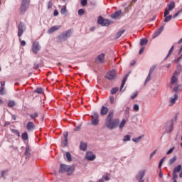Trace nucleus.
Masks as SVG:
<instances>
[{
    "mask_svg": "<svg viewBox=\"0 0 182 182\" xmlns=\"http://www.w3.org/2000/svg\"><path fill=\"white\" fill-rule=\"evenodd\" d=\"M166 158H163L162 159L160 160L159 164V168H161V166H163V163H164V159Z\"/></svg>",
    "mask_w": 182,
    "mask_h": 182,
    "instance_id": "45",
    "label": "nucleus"
},
{
    "mask_svg": "<svg viewBox=\"0 0 182 182\" xmlns=\"http://www.w3.org/2000/svg\"><path fill=\"white\" fill-rule=\"evenodd\" d=\"M36 92L41 95V93H43V90L42 88H37Z\"/></svg>",
    "mask_w": 182,
    "mask_h": 182,
    "instance_id": "49",
    "label": "nucleus"
},
{
    "mask_svg": "<svg viewBox=\"0 0 182 182\" xmlns=\"http://www.w3.org/2000/svg\"><path fill=\"white\" fill-rule=\"evenodd\" d=\"M142 137H143L142 136H140L137 138H134V139H132V141H134V143H139V141H140V140H141Z\"/></svg>",
    "mask_w": 182,
    "mask_h": 182,
    "instance_id": "36",
    "label": "nucleus"
},
{
    "mask_svg": "<svg viewBox=\"0 0 182 182\" xmlns=\"http://www.w3.org/2000/svg\"><path fill=\"white\" fill-rule=\"evenodd\" d=\"M113 111H110L105 120V126L109 129V130H113V129H116L117 127L119 126V119H113Z\"/></svg>",
    "mask_w": 182,
    "mask_h": 182,
    "instance_id": "1",
    "label": "nucleus"
},
{
    "mask_svg": "<svg viewBox=\"0 0 182 182\" xmlns=\"http://www.w3.org/2000/svg\"><path fill=\"white\" fill-rule=\"evenodd\" d=\"M81 5L82 6H86V5H87V0H81Z\"/></svg>",
    "mask_w": 182,
    "mask_h": 182,
    "instance_id": "53",
    "label": "nucleus"
},
{
    "mask_svg": "<svg viewBox=\"0 0 182 182\" xmlns=\"http://www.w3.org/2000/svg\"><path fill=\"white\" fill-rule=\"evenodd\" d=\"M143 52H144V47H142V48L139 50V55H141V53H143Z\"/></svg>",
    "mask_w": 182,
    "mask_h": 182,
    "instance_id": "62",
    "label": "nucleus"
},
{
    "mask_svg": "<svg viewBox=\"0 0 182 182\" xmlns=\"http://www.w3.org/2000/svg\"><path fill=\"white\" fill-rule=\"evenodd\" d=\"M178 116L176 115L173 119H171V122H167L165 127V130L166 133H171L173 132V129L174 127V122L177 121Z\"/></svg>",
    "mask_w": 182,
    "mask_h": 182,
    "instance_id": "3",
    "label": "nucleus"
},
{
    "mask_svg": "<svg viewBox=\"0 0 182 182\" xmlns=\"http://www.w3.org/2000/svg\"><path fill=\"white\" fill-rule=\"evenodd\" d=\"M144 174H146V171L141 170L139 171L136 176V180H138L139 182H144V180H143V177H144Z\"/></svg>",
    "mask_w": 182,
    "mask_h": 182,
    "instance_id": "9",
    "label": "nucleus"
},
{
    "mask_svg": "<svg viewBox=\"0 0 182 182\" xmlns=\"http://www.w3.org/2000/svg\"><path fill=\"white\" fill-rule=\"evenodd\" d=\"M176 82H177V78L176 76H172L171 79V85H174L176 84Z\"/></svg>",
    "mask_w": 182,
    "mask_h": 182,
    "instance_id": "33",
    "label": "nucleus"
},
{
    "mask_svg": "<svg viewBox=\"0 0 182 182\" xmlns=\"http://www.w3.org/2000/svg\"><path fill=\"white\" fill-rule=\"evenodd\" d=\"M174 49V46H172L171 48H170L168 55H166V59H167V58H168V56H170L171 53H173V50Z\"/></svg>",
    "mask_w": 182,
    "mask_h": 182,
    "instance_id": "40",
    "label": "nucleus"
},
{
    "mask_svg": "<svg viewBox=\"0 0 182 182\" xmlns=\"http://www.w3.org/2000/svg\"><path fill=\"white\" fill-rule=\"evenodd\" d=\"M131 138H132V136L130 135H125V136H124L123 141H130Z\"/></svg>",
    "mask_w": 182,
    "mask_h": 182,
    "instance_id": "34",
    "label": "nucleus"
},
{
    "mask_svg": "<svg viewBox=\"0 0 182 182\" xmlns=\"http://www.w3.org/2000/svg\"><path fill=\"white\" fill-rule=\"evenodd\" d=\"M127 77H129V74H127L122 80V82L120 87V92H122V90L123 89V87H124V85H126V81L127 80Z\"/></svg>",
    "mask_w": 182,
    "mask_h": 182,
    "instance_id": "20",
    "label": "nucleus"
},
{
    "mask_svg": "<svg viewBox=\"0 0 182 182\" xmlns=\"http://www.w3.org/2000/svg\"><path fill=\"white\" fill-rule=\"evenodd\" d=\"M85 159L90 161H93L96 159V156L92 151H87L85 156Z\"/></svg>",
    "mask_w": 182,
    "mask_h": 182,
    "instance_id": "12",
    "label": "nucleus"
},
{
    "mask_svg": "<svg viewBox=\"0 0 182 182\" xmlns=\"http://www.w3.org/2000/svg\"><path fill=\"white\" fill-rule=\"evenodd\" d=\"M59 173L63 174L67 173L68 176H72L75 171V167L66 164H61L60 165Z\"/></svg>",
    "mask_w": 182,
    "mask_h": 182,
    "instance_id": "2",
    "label": "nucleus"
},
{
    "mask_svg": "<svg viewBox=\"0 0 182 182\" xmlns=\"http://www.w3.org/2000/svg\"><path fill=\"white\" fill-rule=\"evenodd\" d=\"M109 112V108L107 107L102 106L100 109V115L101 116H106Z\"/></svg>",
    "mask_w": 182,
    "mask_h": 182,
    "instance_id": "14",
    "label": "nucleus"
},
{
    "mask_svg": "<svg viewBox=\"0 0 182 182\" xmlns=\"http://www.w3.org/2000/svg\"><path fill=\"white\" fill-rule=\"evenodd\" d=\"M174 6H175L174 2H171V3L168 5V9L169 11H173V9H174Z\"/></svg>",
    "mask_w": 182,
    "mask_h": 182,
    "instance_id": "25",
    "label": "nucleus"
},
{
    "mask_svg": "<svg viewBox=\"0 0 182 182\" xmlns=\"http://www.w3.org/2000/svg\"><path fill=\"white\" fill-rule=\"evenodd\" d=\"M117 76V74L116 73V71L114 70H112L107 73L105 77H107V79H109V80H113V79H116Z\"/></svg>",
    "mask_w": 182,
    "mask_h": 182,
    "instance_id": "8",
    "label": "nucleus"
},
{
    "mask_svg": "<svg viewBox=\"0 0 182 182\" xmlns=\"http://www.w3.org/2000/svg\"><path fill=\"white\" fill-rule=\"evenodd\" d=\"M53 15L54 16H58L59 15V11H58V10H54Z\"/></svg>",
    "mask_w": 182,
    "mask_h": 182,
    "instance_id": "59",
    "label": "nucleus"
},
{
    "mask_svg": "<svg viewBox=\"0 0 182 182\" xmlns=\"http://www.w3.org/2000/svg\"><path fill=\"white\" fill-rule=\"evenodd\" d=\"M79 130H80V126H78L74 129L75 132H79Z\"/></svg>",
    "mask_w": 182,
    "mask_h": 182,
    "instance_id": "63",
    "label": "nucleus"
},
{
    "mask_svg": "<svg viewBox=\"0 0 182 182\" xmlns=\"http://www.w3.org/2000/svg\"><path fill=\"white\" fill-rule=\"evenodd\" d=\"M168 14H170V10H169L168 9H165V12H164V17H166L167 15H168Z\"/></svg>",
    "mask_w": 182,
    "mask_h": 182,
    "instance_id": "52",
    "label": "nucleus"
},
{
    "mask_svg": "<svg viewBox=\"0 0 182 182\" xmlns=\"http://www.w3.org/2000/svg\"><path fill=\"white\" fill-rule=\"evenodd\" d=\"M174 151V147L171 148L167 152L166 154H171Z\"/></svg>",
    "mask_w": 182,
    "mask_h": 182,
    "instance_id": "56",
    "label": "nucleus"
},
{
    "mask_svg": "<svg viewBox=\"0 0 182 182\" xmlns=\"http://www.w3.org/2000/svg\"><path fill=\"white\" fill-rule=\"evenodd\" d=\"M122 15V11L119 10L115 11L114 14H111V18L112 19H117V18H119Z\"/></svg>",
    "mask_w": 182,
    "mask_h": 182,
    "instance_id": "16",
    "label": "nucleus"
},
{
    "mask_svg": "<svg viewBox=\"0 0 182 182\" xmlns=\"http://www.w3.org/2000/svg\"><path fill=\"white\" fill-rule=\"evenodd\" d=\"M154 69H156V65H153L150 70H149V73H153V72H154Z\"/></svg>",
    "mask_w": 182,
    "mask_h": 182,
    "instance_id": "54",
    "label": "nucleus"
},
{
    "mask_svg": "<svg viewBox=\"0 0 182 182\" xmlns=\"http://www.w3.org/2000/svg\"><path fill=\"white\" fill-rule=\"evenodd\" d=\"M80 149L82 151H86L87 149V144H86V142L81 141L80 144Z\"/></svg>",
    "mask_w": 182,
    "mask_h": 182,
    "instance_id": "18",
    "label": "nucleus"
},
{
    "mask_svg": "<svg viewBox=\"0 0 182 182\" xmlns=\"http://www.w3.org/2000/svg\"><path fill=\"white\" fill-rule=\"evenodd\" d=\"M181 170V165H178L177 167L174 168V173H180V171Z\"/></svg>",
    "mask_w": 182,
    "mask_h": 182,
    "instance_id": "35",
    "label": "nucleus"
},
{
    "mask_svg": "<svg viewBox=\"0 0 182 182\" xmlns=\"http://www.w3.org/2000/svg\"><path fill=\"white\" fill-rule=\"evenodd\" d=\"M124 33V30L120 31L117 33L116 36V38L119 39V38H120V36H122V35H123Z\"/></svg>",
    "mask_w": 182,
    "mask_h": 182,
    "instance_id": "31",
    "label": "nucleus"
},
{
    "mask_svg": "<svg viewBox=\"0 0 182 182\" xmlns=\"http://www.w3.org/2000/svg\"><path fill=\"white\" fill-rule=\"evenodd\" d=\"M65 141H64V146H68V132L64 134Z\"/></svg>",
    "mask_w": 182,
    "mask_h": 182,
    "instance_id": "38",
    "label": "nucleus"
},
{
    "mask_svg": "<svg viewBox=\"0 0 182 182\" xmlns=\"http://www.w3.org/2000/svg\"><path fill=\"white\" fill-rule=\"evenodd\" d=\"M31 4V0H22L21 6L20 7V13L23 14L26 11H28V8H29V5Z\"/></svg>",
    "mask_w": 182,
    "mask_h": 182,
    "instance_id": "4",
    "label": "nucleus"
},
{
    "mask_svg": "<svg viewBox=\"0 0 182 182\" xmlns=\"http://www.w3.org/2000/svg\"><path fill=\"white\" fill-rule=\"evenodd\" d=\"M147 39L146 38H141L140 41V45L143 46L144 45H147Z\"/></svg>",
    "mask_w": 182,
    "mask_h": 182,
    "instance_id": "28",
    "label": "nucleus"
},
{
    "mask_svg": "<svg viewBox=\"0 0 182 182\" xmlns=\"http://www.w3.org/2000/svg\"><path fill=\"white\" fill-rule=\"evenodd\" d=\"M104 178L105 181H109V180H110V178H109V176H107V174L105 176H104Z\"/></svg>",
    "mask_w": 182,
    "mask_h": 182,
    "instance_id": "60",
    "label": "nucleus"
},
{
    "mask_svg": "<svg viewBox=\"0 0 182 182\" xmlns=\"http://www.w3.org/2000/svg\"><path fill=\"white\" fill-rule=\"evenodd\" d=\"M164 30V27L161 26L159 29L155 31L153 35V38L154 39V38H157V36H159L160 33L163 32Z\"/></svg>",
    "mask_w": 182,
    "mask_h": 182,
    "instance_id": "15",
    "label": "nucleus"
},
{
    "mask_svg": "<svg viewBox=\"0 0 182 182\" xmlns=\"http://www.w3.org/2000/svg\"><path fill=\"white\" fill-rule=\"evenodd\" d=\"M24 154L26 159H28V157H31V148L29 147V145H26V151Z\"/></svg>",
    "mask_w": 182,
    "mask_h": 182,
    "instance_id": "19",
    "label": "nucleus"
},
{
    "mask_svg": "<svg viewBox=\"0 0 182 182\" xmlns=\"http://www.w3.org/2000/svg\"><path fill=\"white\" fill-rule=\"evenodd\" d=\"M91 117V124H92V126H97V124H99V114L97 112H94Z\"/></svg>",
    "mask_w": 182,
    "mask_h": 182,
    "instance_id": "5",
    "label": "nucleus"
},
{
    "mask_svg": "<svg viewBox=\"0 0 182 182\" xmlns=\"http://www.w3.org/2000/svg\"><path fill=\"white\" fill-rule=\"evenodd\" d=\"M171 18H173L172 15L166 16L164 18V22H170V21H171Z\"/></svg>",
    "mask_w": 182,
    "mask_h": 182,
    "instance_id": "30",
    "label": "nucleus"
},
{
    "mask_svg": "<svg viewBox=\"0 0 182 182\" xmlns=\"http://www.w3.org/2000/svg\"><path fill=\"white\" fill-rule=\"evenodd\" d=\"M119 92V88L118 87H114L111 90V94L112 95H116Z\"/></svg>",
    "mask_w": 182,
    "mask_h": 182,
    "instance_id": "32",
    "label": "nucleus"
},
{
    "mask_svg": "<svg viewBox=\"0 0 182 182\" xmlns=\"http://www.w3.org/2000/svg\"><path fill=\"white\" fill-rule=\"evenodd\" d=\"M150 79H151V74L149 73L148 76L145 80V83H147V82H149Z\"/></svg>",
    "mask_w": 182,
    "mask_h": 182,
    "instance_id": "48",
    "label": "nucleus"
},
{
    "mask_svg": "<svg viewBox=\"0 0 182 182\" xmlns=\"http://www.w3.org/2000/svg\"><path fill=\"white\" fill-rule=\"evenodd\" d=\"M177 99H178V95H177V94H175L173 98H171L170 100V102L171 103V105H174Z\"/></svg>",
    "mask_w": 182,
    "mask_h": 182,
    "instance_id": "22",
    "label": "nucleus"
},
{
    "mask_svg": "<svg viewBox=\"0 0 182 182\" xmlns=\"http://www.w3.org/2000/svg\"><path fill=\"white\" fill-rule=\"evenodd\" d=\"M11 132L14 133V134H16V136H18V137H21V134L19 133V130L11 129Z\"/></svg>",
    "mask_w": 182,
    "mask_h": 182,
    "instance_id": "29",
    "label": "nucleus"
},
{
    "mask_svg": "<svg viewBox=\"0 0 182 182\" xmlns=\"http://www.w3.org/2000/svg\"><path fill=\"white\" fill-rule=\"evenodd\" d=\"M58 29H60V26H54L48 30V33H53V32H56Z\"/></svg>",
    "mask_w": 182,
    "mask_h": 182,
    "instance_id": "17",
    "label": "nucleus"
},
{
    "mask_svg": "<svg viewBox=\"0 0 182 182\" xmlns=\"http://www.w3.org/2000/svg\"><path fill=\"white\" fill-rule=\"evenodd\" d=\"M39 68V65L37 63L34 64V69H38Z\"/></svg>",
    "mask_w": 182,
    "mask_h": 182,
    "instance_id": "64",
    "label": "nucleus"
},
{
    "mask_svg": "<svg viewBox=\"0 0 182 182\" xmlns=\"http://www.w3.org/2000/svg\"><path fill=\"white\" fill-rule=\"evenodd\" d=\"M0 95H1V96H4V95H6L5 87H0Z\"/></svg>",
    "mask_w": 182,
    "mask_h": 182,
    "instance_id": "37",
    "label": "nucleus"
},
{
    "mask_svg": "<svg viewBox=\"0 0 182 182\" xmlns=\"http://www.w3.org/2000/svg\"><path fill=\"white\" fill-rule=\"evenodd\" d=\"M157 153V149H155L149 156V159H153L154 157V154Z\"/></svg>",
    "mask_w": 182,
    "mask_h": 182,
    "instance_id": "51",
    "label": "nucleus"
},
{
    "mask_svg": "<svg viewBox=\"0 0 182 182\" xmlns=\"http://www.w3.org/2000/svg\"><path fill=\"white\" fill-rule=\"evenodd\" d=\"M177 177H178L177 174L176 173V172H174L173 173V181H176V180H177Z\"/></svg>",
    "mask_w": 182,
    "mask_h": 182,
    "instance_id": "58",
    "label": "nucleus"
},
{
    "mask_svg": "<svg viewBox=\"0 0 182 182\" xmlns=\"http://www.w3.org/2000/svg\"><path fill=\"white\" fill-rule=\"evenodd\" d=\"M19 41L21 46H25L26 45V42L22 40L21 38H19Z\"/></svg>",
    "mask_w": 182,
    "mask_h": 182,
    "instance_id": "50",
    "label": "nucleus"
},
{
    "mask_svg": "<svg viewBox=\"0 0 182 182\" xmlns=\"http://www.w3.org/2000/svg\"><path fill=\"white\" fill-rule=\"evenodd\" d=\"M39 116L37 112L30 114L31 119H36Z\"/></svg>",
    "mask_w": 182,
    "mask_h": 182,
    "instance_id": "41",
    "label": "nucleus"
},
{
    "mask_svg": "<svg viewBox=\"0 0 182 182\" xmlns=\"http://www.w3.org/2000/svg\"><path fill=\"white\" fill-rule=\"evenodd\" d=\"M18 38H21L22 35H23V32H25V30L26 29L25 28V25L23 23H20L18 26Z\"/></svg>",
    "mask_w": 182,
    "mask_h": 182,
    "instance_id": "10",
    "label": "nucleus"
},
{
    "mask_svg": "<svg viewBox=\"0 0 182 182\" xmlns=\"http://www.w3.org/2000/svg\"><path fill=\"white\" fill-rule=\"evenodd\" d=\"M8 106L9 107H14V106H15V101H9Z\"/></svg>",
    "mask_w": 182,
    "mask_h": 182,
    "instance_id": "42",
    "label": "nucleus"
},
{
    "mask_svg": "<svg viewBox=\"0 0 182 182\" xmlns=\"http://www.w3.org/2000/svg\"><path fill=\"white\" fill-rule=\"evenodd\" d=\"M176 160H177V157L173 156L172 159H171L169 160V164H173V163H174V161H176Z\"/></svg>",
    "mask_w": 182,
    "mask_h": 182,
    "instance_id": "46",
    "label": "nucleus"
},
{
    "mask_svg": "<svg viewBox=\"0 0 182 182\" xmlns=\"http://www.w3.org/2000/svg\"><path fill=\"white\" fill-rule=\"evenodd\" d=\"M22 140L26 141L28 140V132H24L21 134Z\"/></svg>",
    "mask_w": 182,
    "mask_h": 182,
    "instance_id": "26",
    "label": "nucleus"
},
{
    "mask_svg": "<svg viewBox=\"0 0 182 182\" xmlns=\"http://www.w3.org/2000/svg\"><path fill=\"white\" fill-rule=\"evenodd\" d=\"M126 119H122V122L119 123V129L120 130L123 129V127L126 125Z\"/></svg>",
    "mask_w": 182,
    "mask_h": 182,
    "instance_id": "24",
    "label": "nucleus"
},
{
    "mask_svg": "<svg viewBox=\"0 0 182 182\" xmlns=\"http://www.w3.org/2000/svg\"><path fill=\"white\" fill-rule=\"evenodd\" d=\"M109 100H110V103H111L112 105H113V103H114V97L110 96V97H109Z\"/></svg>",
    "mask_w": 182,
    "mask_h": 182,
    "instance_id": "57",
    "label": "nucleus"
},
{
    "mask_svg": "<svg viewBox=\"0 0 182 182\" xmlns=\"http://www.w3.org/2000/svg\"><path fill=\"white\" fill-rule=\"evenodd\" d=\"M65 156L68 161H72V154L70 153L66 152Z\"/></svg>",
    "mask_w": 182,
    "mask_h": 182,
    "instance_id": "27",
    "label": "nucleus"
},
{
    "mask_svg": "<svg viewBox=\"0 0 182 182\" xmlns=\"http://www.w3.org/2000/svg\"><path fill=\"white\" fill-rule=\"evenodd\" d=\"M78 15L82 16V15H85V10L83 9H80L78 10Z\"/></svg>",
    "mask_w": 182,
    "mask_h": 182,
    "instance_id": "43",
    "label": "nucleus"
},
{
    "mask_svg": "<svg viewBox=\"0 0 182 182\" xmlns=\"http://www.w3.org/2000/svg\"><path fill=\"white\" fill-rule=\"evenodd\" d=\"M98 23L99 25H102V26H109L110 25V21L100 16L98 18Z\"/></svg>",
    "mask_w": 182,
    "mask_h": 182,
    "instance_id": "7",
    "label": "nucleus"
},
{
    "mask_svg": "<svg viewBox=\"0 0 182 182\" xmlns=\"http://www.w3.org/2000/svg\"><path fill=\"white\" fill-rule=\"evenodd\" d=\"M133 109H134V110H135V112H139L140 108L139 107V105L135 104V105H134Z\"/></svg>",
    "mask_w": 182,
    "mask_h": 182,
    "instance_id": "44",
    "label": "nucleus"
},
{
    "mask_svg": "<svg viewBox=\"0 0 182 182\" xmlns=\"http://www.w3.org/2000/svg\"><path fill=\"white\" fill-rule=\"evenodd\" d=\"M26 129L28 132H33V130H35V124L32 122H28L26 125Z\"/></svg>",
    "mask_w": 182,
    "mask_h": 182,
    "instance_id": "13",
    "label": "nucleus"
},
{
    "mask_svg": "<svg viewBox=\"0 0 182 182\" xmlns=\"http://www.w3.org/2000/svg\"><path fill=\"white\" fill-rule=\"evenodd\" d=\"M52 2H50V1H49L48 3V9H50V8H52Z\"/></svg>",
    "mask_w": 182,
    "mask_h": 182,
    "instance_id": "61",
    "label": "nucleus"
},
{
    "mask_svg": "<svg viewBox=\"0 0 182 182\" xmlns=\"http://www.w3.org/2000/svg\"><path fill=\"white\" fill-rule=\"evenodd\" d=\"M41 50V45H39V42L35 41L33 43L32 52L34 55H36L38 52Z\"/></svg>",
    "mask_w": 182,
    "mask_h": 182,
    "instance_id": "6",
    "label": "nucleus"
},
{
    "mask_svg": "<svg viewBox=\"0 0 182 182\" xmlns=\"http://www.w3.org/2000/svg\"><path fill=\"white\" fill-rule=\"evenodd\" d=\"M61 15H66L68 14V10L66 9V6H63L60 9Z\"/></svg>",
    "mask_w": 182,
    "mask_h": 182,
    "instance_id": "23",
    "label": "nucleus"
},
{
    "mask_svg": "<svg viewBox=\"0 0 182 182\" xmlns=\"http://www.w3.org/2000/svg\"><path fill=\"white\" fill-rule=\"evenodd\" d=\"M181 12H182V9H181V10L178 11L177 13H176V14L173 16V18H177V16H178V15H180V14H181Z\"/></svg>",
    "mask_w": 182,
    "mask_h": 182,
    "instance_id": "47",
    "label": "nucleus"
},
{
    "mask_svg": "<svg viewBox=\"0 0 182 182\" xmlns=\"http://www.w3.org/2000/svg\"><path fill=\"white\" fill-rule=\"evenodd\" d=\"M7 173H8V171H3L1 172V177H3V178H5V176H6Z\"/></svg>",
    "mask_w": 182,
    "mask_h": 182,
    "instance_id": "55",
    "label": "nucleus"
},
{
    "mask_svg": "<svg viewBox=\"0 0 182 182\" xmlns=\"http://www.w3.org/2000/svg\"><path fill=\"white\" fill-rule=\"evenodd\" d=\"M97 60H98L100 63H103V60H105V53H101L98 55Z\"/></svg>",
    "mask_w": 182,
    "mask_h": 182,
    "instance_id": "21",
    "label": "nucleus"
},
{
    "mask_svg": "<svg viewBox=\"0 0 182 182\" xmlns=\"http://www.w3.org/2000/svg\"><path fill=\"white\" fill-rule=\"evenodd\" d=\"M71 35H72V32L70 31V30H68L60 36V39L62 41H66V39H68V38H70Z\"/></svg>",
    "mask_w": 182,
    "mask_h": 182,
    "instance_id": "11",
    "label": "nucleus"
},
{
    "mask_svg": "<svg viewBox=\"0 0 182 182\" xmlns=\"http://www.w3.org/2000/svg\"><path fill=\"white\" fill-rule=\"evenodd\" d=\"M137 95H139V93L136 91L131 95L130 98L132 100L136 99V97H137Z\"/></svg>",
    "mask_w": 182,
    "mask_h": 182,
    "instance_id": "39",
    "label": "nucleus"
}]
</instances>
